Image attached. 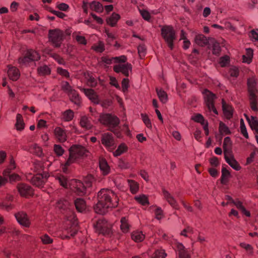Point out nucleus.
I'll return each mask as SVG.
<instances>
[{"instance_id":"57","label":"nucleus","mask_w":258,"mask_h":258,"mask_svg":"<svg viewBox=\"0 0 258 258\" xmlns=\"http://www.w3.org/2000/svg\"><path fill=\"white\" fill-rule=\"evenodd\" d=\"M240 128H241V132L242 135L245 137V138H248V134L247 132L246 128L244 125V122L243 119H241L240 122Z\"/></svg>"},{"instance_id":"19","label":"nucleus","mask_w":258,"mask_h":258,"mask_svg":"<svg viewBox=\"0 0 258 258\" xmlns=\"http://www.w3.org/2000/svg\"><path fill=\"white\" fill-rule=\"evenodd\" d=\"M8 74L10 78L13 81H17L20 76L18 69L11 66H8Z\"/></svg>"},{"instance_id":"61","label":"nucleus","mask_w":258,"mask_h":258,"mask_svg":"<svg viewBox=\"0 0 258 258\" xmlns=\"http://www.w3.org/2000/svg\"><path fill=\"white\" fill-rule=\"evenodd\" d=\"M57 73L58 74L61 75V76L66 77V78H69L70 76L69 72L68 71L63 70V69L61 68H57Z\"/></svg>"},{"instance_id":"36","label":"nucleus","mask_w":258,"mask_h":258,"mask_svg":"<svg viewBox=\"0 0 258 258\" xmlns=\"http://www.w3.org/2000/svg\"><path fill=\"white\" fill-rule=\"evenodd\" d=\"M74 117V112L71 109L67 110L63 112L62 114V118L66 121H70Z\"/></svg>"},{"instance_id":"15","label":"nucleus","mask_w":258,"mask_h":258,"mask_svg":"<svg viewBox=\"0 0 258 258\" xmlns=\"http://www.w3.org/2000/svg\"><path fill=\"white\" fill-rule=\"evenodd\" d=\"M17 189L20 195L22 197H28L33 195V190L29 185L26 183H20L17 185Z\"/></svg>"},{"instance_id":"13","label":"nucleus","mask_w":258,"mask_h":258,"mask_svg":"<svg viewBox=\"0 0 258 258\" xmlns=\"http://www.w3.org/2000/svg\"><path fill=\"white\" fill-rule=\"evenodd\" d=\"M14 168H15V165L14 161L12 159L9 168L4 171L3 174L5 177L0 176V186L7 181L8 177H9L10 180H13V181L19 179V175L16 174V173H11V170L14 169Z\"/></svg>"},{"instance_id":"49","label":"nucleus","mask_w":258,"mask_h":258,"mask_svg":"<svg viewBox=\"0 0 258 258\" xmlns=\"http://www.w3.org/2000/svg\"><path fill=\"white\" fill-rule=\"evenodd\" d=\"M166 254L164 250H156L153 258H165Z\"/></svg>"},{"instance_id":"35","label":"nucleus","mask_w":258,"mask_h":258,"mask_svg":"<svg viewBox=\"0 0 258 258\" xmlns=\"http://www.w3.org/2000/svg\"><path fill=\"white\" fill-rule=\"evenodd\" d=\"M16 126L18 130H22L24 127V123L23 117L21 114H17L16 116Z\"/></svg>"},{"instance_id":"6","label":"nucleus","mask_w":258,"mask_h":258,"mask_svg":"<svg viewBox=\"0 0 258 258\" xmlns=\"http://www.w3.org/2000/svg\"><path fill=\"white\" fill-rule=\"evenodd\" d=\"M87 151L85 148L80 145H73L69 149V156L63 167V170L65 173L67 172V167L71 165L74 162L78 161L81 158L84 157Z\"/></svg>"},{"instance_id":"4","label":"nucleus","mask_w":258,"mask_h":258,"mask_svg":"<svg viewBox=\"0 0 258 258\" xmlns=\"http://www.w3.org/2000/svg\"><path fill=\"white\" fill-rule=\"evenodd\" d=\"M101 61L106 64H111L112 63H118L113 67V70L116 73H122L126 77L129 76L130 72L132 70V66L130 63H125L126 61V57L124 55L120 56L110 57L103 56L101 57Z\"/></svg>"},{"instance_id":"26","label":"nucleus","mask_w":258,"mask_h":258,"mask_svg":"<svg viewBox=\"0 0 258 258\" xmlns=\"http://www.w3.org/2000/svg\"><path fill=\"white\" fill-rule=\"evenodd\" d=\"M99 167L102 173L104 175H107L110 171V166L105 159H100Z\"/></svg>"},{"instance_id":"30","label":"nucleus","mask_w":258,"mask_h":258,"mask_svg":"<svg viewBox=\"0 0 258 258\" xmlns=\"http://www.w3.org/2000/svg\"><path fill=\"white\" fill-rule=\"evenodd\" d=\"M195 41L198 45L201 46L206 45L209 42L207 37L203 34L197 35L195 37Z\"/></svg>"},{"instance_id":"45","label":"nucleus","mask_w":258,"mask_h":258,"mask_svg":"<svg viewBox=\"0 0 258 258\" xmlns=\"http://www.w3.org/2000/svg\"><path fill=\"white\" fill-rule=\"evenodd\" d=\"M136 201L143 205H149V200L146 195H143L141 196L136 197L135 198Z\"/></svg>"},{"instance_id":"37","label":"nucleus","mask_w":258,"mask_h":258,"mask_svg":"<svg viewBox=\"0 0 258 258\" xmlns=\"http://www.w3.org/2000/svg\"><path fill=\"white\" fill-rule=\"evenodd\" d=\"M127 182L131 192L136 194L139 189V185L136 181L132 180V179H128Z\"/></svg>"},{"instance_id":"7","label":"nucleus","mask_w":258,"mask_h":258,"mask_svg":"<svg viewBox=\"0 0 258 258\" xmlns=\"http://www.w3.org/2000/svg\"><path fill=\"white\" fill-rule=\"evenodd\" d=\"M161 34L168 47L170 49H173L174 47V41L177 39L173 27L170 25H164L161 28Z\"/></svg>"},{"instance_id":"46","label":"nucleus","mask_w":258,"mask_h":258,"mask_svg":"<svg viewBox=\"0 0 258 258\" xmlns=\"http://www.w3.org/2000/svg\"><path fill=\"white\" fill-rule=\"evenodd\" d=\"M126 150V147L124 144H121L118 147L117 149L114 152V155L116 156H119L123 152Z\"/></svg>"},{"instance_id":"40","label":"nucleus","mask_w":258,"mask_h":258,"mask_svg":"<svg viewBox=\"0 0 258 258\" xmlns=\"http://www.w3.org/2000/svg\"><path fill=\"white\" fill-rule=\"evenodd\" d=\"M0 208L6 211H9L13 208V206L11 204L8 203L6 198L5 197L2 202L0 203Z\"/></svg>"},{"instance_id":"64","label":"nucleus","mask_w":258,"mask_h":258,"mask_svg":"<svg viewBox=\"0 0 258 258\" xmlns=\"http://www.w3.org/2000/svg\"><path fill=\"white\" fill-rule=\"evenodd\" d=\"M32 149L34 150V152L36 154V155L40 156H41V155L42 154L41 148L39 147V146L37 145H34Z\"/></svg>"},{"instance_id":"33","label":"nucleus","mask_w":258,"mask_h":258,"mask_svg":"<svg viewBox=\"0 0 258 258\" xmlns=\"http://www.w3.org/2000/svg\"><path fill=\"white\" fill-rule=\"evenodd\" d=\"M156 92L160 100L163 102L165 103L168 100V96L166 92L162 90V89H156Z\"/></svg>"},{"instance_id":"24","label":"nucleus","mask_w":258,"mask_h":258,"mask_svg":"<svg viewBox=\"0 0 258 258\" xmlns=\"http://www.w3.org/2000/svg\"><path fill=\"white\" fill-rule=\"evenodd\" d=\"M222 103L223 112L224 113L225 117L228 119H230V118L232 117L233 115L232 108L231 106L226 104V102L223 100H222Z\"/></svg>"},{"instance_id":"5","label":"nucleus","mask_w":258,"mask_h":258,"mask_svg":"<svg viewBox=\"0 0 258 258\" xmlns=\"http://www.w3.org/2000/svg\"><path fill=\"white\" fill-rule=\"evenodd\" d=\"M248 99L250 107L254 112H258V82L254 75H249L247 80Z\"/></svg>"},{"instance_id":"56","label":"nucleus","mask_w":258,"mask_h":258,"mask_svg":"<svg viewBox=\"0 0 258 258\" xmlns=\"http://www.w3.org/2000/svg\"><path fill=\"white\" fill-rule=\"evenodd\" d=\"M229 73L231 76L232 77H238L239 73V71L238 68H237L236 67H232L229 71Z\"/></svg>"},{"instance_id":"55","label":"nucleus","mask_w":258,"mask_h":258,"mask_svg":"<svg viewBox=\"0 0 258 258\" xmlns=\"http://www.w3.org/2000/svg\"><path fill=\"white\" fill-rule=\"evenodd\" d=\"M140 13L144 19L146 21H149L151 16L148 11H146V10H140Z\"/></svg>"},{"instance_id":"62","label":"nucleus","mask_w":258,"mask_h":258,"mask_svg":"<svg viewBox=\"0 0 258 258\" xmlns=\"http://www.w3.org/2000/svg\"><path fill=\"white\" fill-rule=\"evenodd\" d=\"M76 40L78 43L82 44L83 45H86L87 43L85 37L84 36H82V35H76Z\"/></svg>"},{"instance_id":"31","label":"nucleus","mask_w":258,"mask_h":258,"mask_svg":"<svg viewBox=\"0 0 258 258\" xmlns=\"http://www.w3.org/2000/svg\"><path fill=\"white\" fill-rule=\"evenodd\" d=\"M131 236L132 239L137 242H142L145 238L144 234L140 231H135V232H133Z\"/></svg>"},{"instance_id":"14","label":"nucleus","mask_w":258,"mask_h":258,"mask_svg":"<svg viewBox=\"0 0 258 258\" xmlns=\"http://www.w3.org/2000/svg\"><path fill=\"white\" fill-rule=\"evenodd\" d=\"M101 143L109 150H114L116 147L115 140L112 134L108 132L101 134Z\"/></svg>"},{"instance_id":"27","label":"nucleus","mask_w":258,"mask_h":258,"mask_svg":"<svg viewBox=\"0 0 258 258\" xmlns=\"http://www.w3.org/2000/svg\"><path fill=\"white\" fill-rule=\"evenodd\" d=\"M70 99L75 104L78 106H80L81 103V98L79 96L77 91L74 90V89H72L71 93L70 94V96L69 97Z\"/></svg>"},{"instance_id":"51","label":"nucleus","mask_w":258,"mask_h":258,"mask_svg":"<svg viewBox=\"0 0 258 258\" xmlns=\"http://www.w3.org/2000/svg\"><path fill=\"white\" fill-rule=\"evenodd\" d=\"M141 117H142L144 123L146 124L147 127H148V128L152 127L151 122L150 121V120L147 115H146V114L142 113Z\"/></svg>"},{"instance_id":"38","label":"nucleus","mask_w":258,"mask_h":258,"mask_svg":"<svg viewBox=\"0 0 258 258\" xmlns=\"http://www.w3.org/2000/svg\"><path fill=\"white\" fill-rule=\"evenodd\" d=\"M233 204L235 205L237 208L239 209L241 211V212L244 213L246 216L249 217L250 216V212H248V211L246 210V209H245L244 207L242 206V204L241 202V201H237L233 202Z\"/></svg>"},{"instance_id":"29","label":"nucleus","mask_w":258,"mask_h":258,"mask_svg":"<svg viewBox=\"0 0 258 258\" xmlns=\"http://www.w3.org/2000/svg\"><path fill=\"white\" fill-rule=\"evenodd\" d=\"M119 18L120 16L118 15V14L113 13L110 17L107 19V22L108 24L111 26V27H114Z\"/></svg>"},{"instance_id":"20","label":"nucleus","mask_w":258,"mask_h":258,"mask_svg":"<svg viewBox=\"0 0 258 258\" xmlns=\"http://www.w3.org/2000/svg\"><path fill=\"white\" fill-rule=\"evenodd\" d=\"M74 204L77 210L79 212H84L87 208V205L84 199L82 198H77L74 201Z\"/></svg>"},{"instance_id":"54","label":"nucleus","mask_w":258,"mask_h":258,"mask_svg":"<svg viewBox=\"0 0 258 258\" xmlns=\"http://www.w3.org/2000/svg\"><path fill=\"white\" fill-rule=\"evenodd\" d=\"M229 62V58L228 56H224L220 58L219 63L221 67H224L227 66Z\"/></svg>"},{"instance_id":"1","label":"nucleus","mask_w":258,"mask_h":258,"mask_svg":"<svg viewBox=\"0 0 258 258\" xmlns=\"http://www.w3.org/2000/svg\"><path fill=\"white\" fill-rule=\"evenodd\" d=\"M98 202L94 209L96 213L105 214L108 209L117 206L118 199L113 190L102 188L97 195Z\"/></svg>"},{"instance_id":"18","label":"nucleus","mask_w":258,"mask_h":258,"mask_svg":"<svg viewBox=\"0 0 258 258\" xmlns=\"http://www.w3.org/2000/svg\"><path fill=\"white\" fill-rule=\"evenodd\" d=\"M163 195L166 201H167L169 204H170L173 208L176 209H178L179 208L178 204L176 200H175L173 196H172L168 191L164 189L163 190Z\"/></svg>"},{"instance_id":"50","label":"nucleus","mask_w":258,"mask_h":258,"mask_svg":"<svg viewBox=\"0 0 258 258\" xmlns=\"http://www.w3.org/2000/svg\"><path fill=\"white\" fill-rule=\"evenodd\" d=\"M53 151L57 156H61L64 152L63 148L59 145H54Z\"/></svg>"},{"instance_id":"28","label":"nucleus","mask_w":258,"mask_h":258,"mask_svg":"<svg viewBox=\"0 0 258 258\" xmlns=\"http://www.w3.org/2000/svg\"><path fill=\"white\" fill-rule=\"evenodd\" d=\"M253 50L251 48L246 49V54L242 56V60L243 62L250 63L253 57Z\"/></svg>"},{"instance_id":"34","label":"nucleus","mask_w":258,"mask_h":258,"mask_svg":"<svg viewBox=\"0 0 258 258\" xmlns=\"http://www.w3.org/2000/svg\"><path fill=\"white\" fill-rule=\"evenodd\" d=\"M80 124L82 127L87 128V130L91 128L90 121L88 119V118L86 117V116H83L81 117Z\"/></svg>"},{"instance_id":"23","label":"nucleus","mask_w":258,"mask_h":258,"mask_svg":"<svg viewBox=\"0 0 258 258\" xmlns=\"http://www.w3.org/2000/svg\"><path fill=\"white\" fill-rule=\"evenodd\" d=\"M32 183L39 187H43L44 184V180L43 179V176L41 173H38L34 175L31 178Z\"/></svg>"},{"instance_id":"60","label":"nucleus","mask_w":258,"mask_h":258,"mask_svg":"<svg viewBox=\"0 0 258 258\" xmlns=\"http://www.w3.org/2000/svg\"><path fill=\"white\" fill-rule=\"evenodd\" d=\"M181 39H182L184 40L183 41V48L184 49H187V48L189 47V46L190 45V41L188 40L186 38H185L184 36V32L183 31H181Z\"/></svg>"},{"instance_id":"52","label":"nucleus","mask_w":258,"mask_h":258,"mask_svg":"<svg viewBox=\"0 0 258 258\" xmlns=\"http://www.w3.org/2000/svg\"><path fill=\"white\" fill-rule=\"evenodd\" d=\"M230 173L227 169L225 168V167H222V176H221V182L222 183H225L226 182V178L229 175Z\"/></svg>"},{"instance_id":"63","label":"nucleus","mask_w":258,"mask_h":258,"mask_svg":"<svg viewBox=\"0 0 258 258\" xmlns=\"http://www.w3.org/2000/svg\"><path fill=\"white\" fill-rule=\"evenodd\" d=\"M194 119L195 121L200 122L201 124H205V119L203 115H201V114H197L195 116Z\"/></svg>"},{"instance_id":"59","label":"nucleus","mask_w":258,"mask_h":258,"mask_svg":"<svg viewBox=\"0 0 258 258\" xmlns=\"http://www.w3.org/2000/svg\"><path fill=\"white\" fill-rule=\"evenodd\" d=\"M129 86V80L127 78H124L122 81V90L125 92L128 89Z\"/></svg>"},{"instance_id":"3","label":"nucleus","mask_w":258,"mask_h":258,"mask_svg":"<svg viewBox=\"0 0 258 258\" xmlns=\"http://www.w3.org/2000/svg\"><path fill=\"white\" fill-rule=\"evenodd\" d=\"M56 206L60 212L66 214L68 221L74 220L73 226L69 229H66L62 232V237L63 238H69L70 236H74L76 234L78 229L77 227V223L75 221V217L72 213L70 207V204L68 201L65 199H60L56 203Z\"/></svg>"},{"instance_id":"42","label":"nucleus","mask_w":258,"mask_h":258,"mask_svg":"<svg viewBox=\"0 0 258 258\" xmlns=\"http://www.w3.org/2000/svg\"><path fill=\"white\" fill-rule=\"evenodd\" d=\"M249 125L252 130H254L258 134V120L255 117L251 116V120H249Z\"/></svg>"},{"instance_id":"16","label":"nucleus","mask_w":258,"mask_h":258,"mask_svg":"<svg viewBox=\"0 0 258 258\" xmlns=\"http://www.w3.org/2000/svg\"><path fill=\"white\" fill-rule=\"evenodd\" d=\"M15 218L20 224L25 227L30 226V222L28 215L23 212H18L15 215Z\"/></svg>"},{"instance_id":"8","label":"nucleus","mask_w":258,"mask_h":258,"mask_svg":"<svg viewBox=\"0 0 258 258\" xmlns=\"http://www.w3.org/2000/svg\"><path fill=\"white\" fill-rule=\"evenodd\" d=\"M99 120L101 123L108 126L111 132H113L114 128L118 125L120 122L119 118L109 113L100 115Z\"/></svg>"},{"instance_id":"17","label":"nucleus","mask_w":258,"mask_h":258,"mask_svg":"<svg viewBox=\"0 0 258 258\" xmlns=\"http://www.w3.org/2000/svg\"><path fill=\"white\" fill-rule=\"evenodd\" d=\"M55 138L58 142H64L67 140V131L60 127H56L54 130Z\"/></svg>"},{"instance_id":"44","label":"nucleus","mask_w":258,"mask_h":258,"mask_svg":"<svg viewBox=\"0 0 258 258\" xmlns=\"http://www.w3.org/2000/svg\"><path fill=\"white\" fill-rule=\"evenodd\" d=\"M219 130L221 134H229L230 133L228 127L222 121L219 123Z\"/></svg>"},{"instance_id":"10","label":"nucleus","mask_w":258,"mask_h":258,"mask_svg":"<svg viewBox=\"0 0 258 258\" xmlns=\"http://www.w3.org/2000/svg\"><path fill=\"white\" fill-rule=\"evenodd\" d=\"M48 37L52 45L56 47L60 46L63 39V33L59 29H50Z\"/></svg>"},{"instance_id":"2","label":"nucleus","mask_w":258,"mask_h":258,"mask_svg":"<svg viewBox=\"0 0 258 258\" xmlns=\"http://www.w3.org/2000/svg\"><path fill=\"white\" fill-rule=\"evenodd\" d=\"M56 179L58 180L60 184L66 188H68L70 185H72L75 188V192L79 195H85L87 192V187H91L94 181V178L92 175H88L85 179L86 185L84 183L77 180V179L69 180L68 177L61 174L57 175Z\"/></svg>"},{"instance_id":"47","label":"nucleus","mask_w":258,"mask_h":258,"mask_svg":"<svg viewBox=\"0 0 258 258\" xmlns=\"http://www.w3.org/2000/svg\"><path fill=\"white\" fill-rule=\"evenodd\" d=\"M62 89L68 93L69 96L70 97L73 88L72 86H70L69 83L68 82H63V84L62 85Z\"/></svg>"},{"instance_id":"39","label":"nucleus","mask_w":258,"mask_h":258,"mask_svg":"<svg viewBox=\"0 0 258 258\" xmlns=\"http://www.w3.org/2000/svg\"><path fill=\"white\" fill-rule=\"evenodd\" d=\"M120 227L123 232H127L130 229V225L125 218H122L120 220Z\"/></svg>"},{"instance_id":"43","label":"nucleus","mask_w":258,"mask_h":258,"mask_svg":"<svg viewBox=\"0 0 258 258\" xmlns=\"http://www.w3.org/2000/svg\"><path fill=\"white\" fill-rule=\"evenodd\" d=\"M248 37L252 41H258V29H252L248 34Z\"/></svg>"},{"instance_id":"12","label":"nucleus","mask_w":258,"mask_h":258,"mask_svg":"<svg viewBox=\"0 0 258 258\" xmlns=\"http://www.w3.org/2000/svg\"><path fill=\"white\" fill-rule=\"evenodd\" d=\"M204 96L206 105L209 112L213 111L214 114H218V111L216 109L214 100L216 98V96L213 93L206 89L203 92Z\"/></svg>"},{"instance_id":"11","label":"nucleus","mask_w":258,"mask_h":258,"mask_svg":"<svg viewBox=\"0 0 258 258\" xmlns=\"http://www.w3.org/2000/svg\"><path fill=\"white\" fill-rule=\"evenodd\" d=\"M94 226L96 231L99 234L109 236L111 233V225L104 219H99Z\"/></svg>"},{"instance_id":"48","label":"nucleus","mask_w":258,"mask_h":258,"mask_svg":"<svg viewBox=\"0 0 258 258\" xmlns=\"http://www.w3.org/2000/svg\"><path fill=\"white\" fill-rule=\"evenodd\" d=\"M41 240L43 244H50L53 242L52 238H50L47 234H44L40 237Z\"/></svg>"},{"instance_id":"58","label":"nucleus","mask_w":258,"mask_h":258,"mask_svg":"<svg viewBox=\"0 0 258 258\" xmlns=\"http://www.w3.org/2000/svg\"><path fill=\"white\" fill-rule=\"evenodd\" d=\"M146 47L144 45H139L138 46V53L140 57H144L146 55Z\"/></svg>"},{"instance_id":"9","label":"nucleus","mask_w":258,"mask_h":258,"mask_svg":"<svg viewBox=\"0 0 258 258\" xmlns=\"http://www.w3.org/2000/svg\"><path fill=\"white\" fill-rule=\"evenodd\" d=\"M40 56L36 50H28L24 56L20 57L18 62L20 66H28L31 61H37L40 59Z\"/></svg>"},{"instance_id":"41","label":"nucleus","mask_w":258,"mask_h":258,"mask_svg":"<svg viewBox=\"0 0 258 258\" xmlns=\"http://www.w3.org/2000/svg\"><path fill=\"white\" fill-rule=\"evenodd\" d=\"M38 72L40 75H49L50 73V69H49V67L45 64L38 68Z\"/></svg>"},{"instance_id":"53","label":"nucleus","mask_w":258,"mask_h":258,"mask_svg":"<svg viewBox=\"0 0 258 258\" xmlns=\"http://www.w3.org/2000/svg\"><path fill=\"white\" fill-rule=\"evenodd\" d=\"M221 51V46L218 42H214L213 44V53L215 55H219Z\"/></svg>"},{"instance_id":"32","label":"nucleus","mask_w":258,"mask_h":258,"mask_svg":"<svg viewBox=\"0 0 258 258\" xmlns=\"http://www.w3.org/2000/svg\"><path fill=\"white\" fill-rule=\"evenodd\" d=\"M90 8L91 10L97 12H101L103 11V7L100 2L93 1L90 3Z\"/></svg>"},{"instance_id":"22","label":"nucleus","mask_w":258,"mask_h":258,"mask_svg":"<svg viewBox=\"0 0 258 258\" xmlns=\"http://www.w3.org/2000/svg\"><path fill=\"white\" fill-rule=\"evenodd\" d=\"M225 153V159L227 163H228L231 167H232L233 169L238 171L240 169V165L239 163H238L237 161L234 158V157H229L228 156L226 155L225 150L224 151Z\"/></svg>"},{"instance_id":"21","label":"nucleus","mask_w":258,"mask_h":258,"mask_svg":"<svg viewBox=\"0 0 258 258\" xmlns=\"http://www.w3.org/2000/svg\"><path fill=\"white\" fill-rule=\"evenodd\" d=\"M80 89L92 102L94 103L99 102L97 95H96L95 92L92 89L80 88Z\"/></svg>"},{"instance_id":"25","label":"nucleus","mask_w":258,"mask_h":258,"mask_svg":"<svg viewBox=\"0 0 258 258\" xmlns=\"http://www.w3.org/2000/svg\"><path fill=\"white\" fill-rule=\"evenodd\" d=\"M176 248L178 252L179 258H190L189 254L185 250L183 244L177 243L176 244Z\"/></svg>"}]
</instances>
